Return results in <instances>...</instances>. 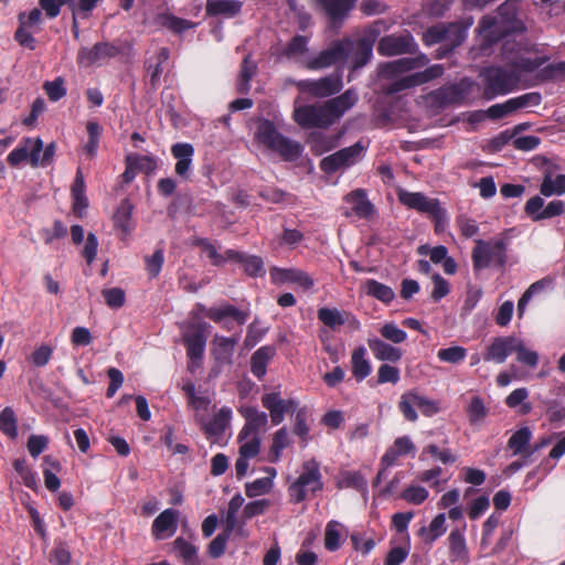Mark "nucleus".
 Masks as SVG:
<instances>
[{
	"instance_id": "e433bc0d",
	"label": "nucleus",
	"mask_w": 565,
	"mask_h": 565,
	"mask_svg": "<svg viewBox=\"0 0 565 565\" xmlns=\"http://www.w3.org/2000/svg\"><path fill=\"white\" fill-rule=\"evenodd\" d=\"M362 289L365 295L383 302L384 305H390L395 298V292L390 286L375 279H366L362 285Z\"/></svg>"
},
{
	"instance_id": "7ed1b4c3",
	"label": "nucleus",
	"mask_w": 565,
	"mask_h": 565,
	"mask_svg": "<svg viewBox=\"0 0 565 565\" xmlns=\"http://www.w3.org/2000/svg\"><path fill=\"white\" fill-rule=\"evenodd\" d=\"M507 242L504 238L500 239H476L475 247L471 252L472 267L475 271H480L490 267H504L508 260Z\"/></svg>"
},
{
	"instance_id": "6e6552de",
	"label": "nucleus",
	"mask_w": 565,
	"mask_h": 565,
	"mask_svg": "<svg viewBox=\"0 0 565 565\" xmlns=\"http://www.w3.org/2000/svg\"><path fill=\"white\" fill-rule=\"evenodd\" d=\"M365 149L366 147L362 141H358L350 147L340 149L337 152L324 157L320 161V169L327 174H332L341 168L351 167L358 161Z\"/></svg>"
},
{
	"instance_id": "a878e982",
	"label": "nucleus",
	"mask_w": 565,
	"mask_h": 565,
	"mask_svg": "<svg viewBox=\"0 0 565 565\" xmlns=\"http://www.w3.org/2000/svg\"><path fill=\"white\" fill-rule=\"evenodd\" d=\"M358 102V94L354 89H347L341 95L323 103L327 114L334 124L347 110Z\"/></svg>"
},
{
	"instance_id": "bf43d9fd",
	"label": "nucleus",
	"mask_w": 565,
	"mask_h": 565,
	"mask_svg": "<svg viewBox=\"0 0 565 565\" xmlns=\"http://www.w3.org/2000/svg\"><path fill=\"white\" fill-rule=\"evenodd\" d=\"M146 271L149 278H157L162 269L164 263V250L158 247L152 255L145 256Z\"/></svg>"
},
{
	"instance_id": "864d4df0",
	"label": "nucleus",
	"mask_w": 565,
	"mask_h": 565,
	"mask_svg": "<svg viewBox=\"0 0 565 565\" xmlns=\"http://www.w3.org/2000/svg\"><path fill=\"white\" fill-rule=\"evenodd\" d=\"M170 51L167 47H161L156 56V64H149L147 71L149 73V84L152 88H157L160 83V76L162 74V63L168 61Z\"/></svg>"
},
{
	"instance_id": "58836bf2",
	"label": "nucleus",
	"mask_w": 565,
	"mask_h": 565,
	"mask_svg": "<svg viewBox=\"0 0 565 565\" xmlns=\"http://www.w3.org/2000/svg\"><path fill=\"white\" fill-rule=\"evenodd\" d=\"M532 430L527 426L519 428L508 440V448L512 450L513 455H520L525 460V455L530 449V441L532 439Z\"/></svg>"
},
{
	"instance_id": "c9c22d12",
	"label": "nucleus",
	"mask_w": 565,
	"mask_h": 565,
	"mask_svg": "<svg viewBox=\"0 0 565 565\" xmlns=\"http://www.w3.org/2000/svg\"><path fill=\"white\" fill-rule=\"evenodd\" d=\"M178 512L173 509H167L161 512L152 523V534L157 539H162V534L169 532L173 534L177 530Z\"/></svg>"
},
{
	"instance_id": "c03bdc74",
	"label": "nucleus",
	"mask_w": 565,
	"mask_h": 565,
	"mask_svg": "<svg viewBox=\"0 0 565 565\" xmlns=\"http://www.w3.org/2000/svg\"><path fill=\"white\" fill-rule=\"evenodd\" d=\"M428 63V58L425 54L419 53L415 57H402L390 62L386 67L394 74L405 73L415 68L423 67Z\"/></svg>"
},
{
	"instance_id": "052dcab7",
	"label": "nucleus",
	"mask_w": 565,
	"mask_h": 565,
	"mask_svg": "<svg viewBox=\"0 0 565 565\" xmlns=\"http://www.w3.org/2000/svg\"><path fill=\"white\" fill-rule=\"evenodd\" d=\"M195 245L201 247L202 250L206 253L212 265L218 267L223 266L226 262H228L226 250L224 252V254H220L216 247L207 238H198Z\"/></svg>"
},
{
	"instance_id": "ea45409f",
	"label": "nucleus",
	"mask_w": 565,
	"mask_h": 565,
	"mask_svg": "<svg viewBox=\"0 0 565 565\" xmlns=\"http://www.w3.org/2000/svg\"><path fill=\"white\" fill-rule=\"evenodd\" d=\"M275 279L280 282L297 284L305 290L315 285L313 279L306 271L296 268L277 269Z\"/></svg>"
},
{
	"instance_id": "680f3d73",
	"label": "nucleus",
	"mask_w": 565,
	"mask_h": 565,
	"mask_svg": "<svg viewBox=\"0 0 565 565\" xmlns=\"http://www.w3.org/2000/svg\"><path fill=\"white\" fill-rule=\"evenodd\" d=\"M467 349L459 345H454L445 349H440L437 352V358L441 362L457 364L466 359Z\"/></svg>"
},
{
	"instance_id": "f8f14e48",
	"label": "nucleus",
	"mask_w": 565,
	"mask_h": 565,
	"mask_svg": "<svg viewBox=\"0 0 565 565\" xmlns=\"http://www.w3.org/2000/svg\"><path fill=\"white\" fill-rule=\"evenodd\" d=\"M262 405L268 411L274 426L280 425L287 414H294L298 407L294 398H281L280 392H270L262 395Z\"/></svg>"
},
{
	"instance_id": "5701e85b",
	"label": "nucleus",
	"mask_w": 565,
	"mask_h": 565,
	"mask_svg": "<svg viewBox=\"0 0 565 565\" xmlns=\"http://www.w3.org/2000/svg\"><path fill=\"white\" fill-rule=\"evenodd\" d=\"M398 200L407 209L427 215L436 212L437 205L440 204L438 199H430L422 192L402 191L398 193Z\"/></svg>"
},
{
	"instance_id": "a18cd8bd",
	"label": "nucleus",
	"mask_w": 565,
	"mask_h": 565,
	"mask_svg": "<svg viewBox=\"0 0 565 565\" xmlns=\"http://www.w3.org/2000/svg\"><path fill=\"white\" fill-rule=\"evenodd\" d=\"M446 515L444 513L437 514L430 522L429 526H423L418 531V535L424 539V542L431 545L438 537L446 532Z\"/></svg>"
},
{
	"instance_id": "79ce46f5",
	"label": "nucleus",
	"mask_w": 565,
	"mask_h": 565,
	"mask_svg": "<svg viewBox=\"0 0 565 565\" xmlns=\"http://www.w3.org/2000/svg\"><path fill=\"white\" fill-rule=\"evenodd\" d=\"M465 96L466 90L457 84L441 87L434 93L435 100L441 106L459 105Z\"/></svg>"
},
{
	"instance_id": "c85d7f7f",
	"label": "nucleus",
	"mask_w": 565,
	"mask_h": 565,
	"mask_svg": "<svg viewBox=\"0 0 565 565\" xmlns=\"http://www.w3.org/2000/svg\"><path fill=\"white\" fill-rule=\"evenodd\" d=\"M548 61L547 56L540 55H531L530 51L525 53H519L514 56V58L509 63L510 67L513 72L516 73L519 79L522 75L531 74L536 70L541 68L543 64Z\"/></svg>"
},
{
	"instance_id": "49530a36",
	"label": "nucleus",
	"mask_w": 565,
	"mask_h": 565,
	"mask_svg": "<svg viewBox=\"0 0 565 565\" xmlns=\"http://www.w3.org/2000/svg\"><path fill=\"white\" fill-rule=\"evenodd\" d=\"M289 445L290 438L287 428H279L273 436L271 446L268 452V460L273 463L279 461L282 450Z\"/></svg>"
},
{
	"instance_id": "2f4dec72",
	"label": "nucleus",
	"mask_w": 565,
	"mask_h": 565,
	"mask_svg": "<svg viewBox=\"0 0 565 565\" xmlns=\"http://www.w3.org/2000/svg\"><path fill=\"white\" fill-rule=\"evenodd\" d=\"M276 355L274 345H263L258 348L250 358V372L255 377L262 380L267 372L270 360Z\"/></svg>"
},
{
	"instance_id": "4be33fe9",
	"label": "nucleus",
	"mask_w": 565,
	"mask_h": 565,
	"mask_svg": "<svg viewBox=\"0 0 565 565\" xmlns=\"http://www.w3.org/2000/svg\"><path fill=\"white\" fill-rule=\"evenodd\" d=\"M134 210V204L126 198L120 201L113 215L114 227L120 231L121 239L127 238L136 228V221L132 217Z\"/></svg>"
},
{
	"instance_id": "5fc2aeb1",
	"label": "nucleus",
	"mask_w": 565,
	"mask_h": 565,
	"mask_svg": "<svg viewBox=\"0 0 565 565\" xmlns=\"http://www.w3.org/2000/svg\"><path fill=\"white\" fill-rule=\"evenodd\" d=\"M513 353L516 354V361L521 364H524L531 369H534L539 364V354L537 352L530 350L525 347L522 339L516 337L515 345Z\"/></svg>"
},
{
	"instance_id": "473e14b6",
	"label": "nucleus",
	"mask_w": 565,
	"mask_h": 565,
	"mask_svg": "<svg viewBox=\"0 0 565 565\" xmlns=\"http://www.w3.org/2000/svg\"><path fill=\"white\" fill-rule=\"evenodd\" d=\"M367 345L372 351L374 358L379 361H388L392 363H396L403 356V352L399 348L393 347L392 344H388L387 342L379 338L369 339Z\"/></svg>"
},
{
	"instance_id": "6e6d98bb",
	"label": "nucleus",
	"mask_w": 565,
	"mask_h": 565,
	"mask_svg": "<svg viewBox=\"0 0 565 565\" xmlns=\"http://www.w3.org/2000/svg\"><path fill=\"white\" fill-rule=\"evenodd\" d=\"M86 130L88 135V139L84 145V151L89 156L94 157L99 147L100 136H102V127L96 121H88L86 124Z\"/></svg>"
},
{
	"instance_id": "dca6fc26",
	"label": "nucleus",
	"mask_w": 565,
	"mask_h": 565,
	"mask_svg": "<svg viewBox=\"0 0 565 565\" xmlns=\"http://www.w3.org/2000/svg\"><path fill=\"white\" fill-rule=\"evenodd\" d=\"M417 50V44L411 34L406 35H386L377 44V53L382 56H394L402 54H413Z\"/></svg>"
},
{
	"instance_id": "3c124183",
	"label": "nucleus",
	"mask_w": 565,
	"mask_h": 565,
	"mask_svg": "<svg viewBox=\"0 0 565 565\" xmlns=\"http://www.w3.org/2000/svg\"><path fill=\"white\" fill-rule=\"evenodd\" d=\"M0 431L12 439L18 436V418L10 406L4 407L0 413Z\"/></svg>"
},
{
	"instance_id": "cd10ccee",
	"label": "nucleus",
	"mask_w": 565,
	"mask_h": 565,
	"mask_svg": "<svg viewBox=\"0 0 565 565\" xmlns=\"http://www.w3.org/2000/svg\"><path fill=\"white\" fill-rule=\"evenodd\" d=\"M171 154L177 159L175 173L188 180L191 174L192 158L194 156V148L188 142H178L171 147Z\"/></svg>"
},
{
	"instance_id": "4468645a",
	"label": "nucleus",
	"mask_w": 565,
	"mask_h": 565,
	"mask_svg": "<svg viewBox=\"0 0 565 565\" xmlns=\"http://www.w3.org/2000/svg\"><path fill=\"white\" fill-rule=\"evenodd\" d=\"M342 75L338 72L319 79H306L299 84L301 90L315 97H328L334 95L342 89Z\"/></svg>"
},
{
	"instance_id": "aec40b11",
	"label": "nucleus",
	"mask_w": 565,
	"mask_h": 565,
	"mask_svg": "<svg viewBox=\"0 0 565 565\" xmlns=\"http://www.w3.org/2000/svg\"><path fill=\"white\" fill-rule=\"evenodd\" d=\"M515 341V335L493 338L486 349L483 360L487 362H494L497 364L504 363L507 358L513 353Z\"/></svg>"
},
{
	"instance_id": "0e129e2a",
	"label": "nucleus",
	"mask_w": 565,
	"mask_h": 565,
	"mask_svg": "<svg viewBox=\"0 0 565 565\" xmlns=\"http://www.w3.org/2000/svg\"><path fill=\"white\" fill-rule=\"evenodd\" d=\"M273 481L270 478L263 477L245 484V493L248 498H255L270 491Z\"/></svg>"
},
{
	"instance_id": "9d476101",
	"label": "nucleus",
	"mask_w": 565,
	"mask_h": 565,
	"mask_svg": "<svg viewBox=\"0 0 565 565\" xmlns=\"http://www.w3.org/2000/svg\"><path fill=\"white\" fill-rule=\"evenodd\" d=\"M353 49V41L349 38L333 42L328 49L321 51L308 62L310 70L331 66L337 62L345 61Z\"/></svg>"
},
{
	"instance_id": "412c9836",
	"label": "nucleus",
	"mask_w": 565,
	"mask_h": 565,
	"mask_svg": "<svg viewBox=\"0 0 565 565\" xmlns=\"http://www.w3.org/2000/svg\"><path fill=\"white\" fill-rule=\"evenodd\" d=\"M447 543L449 562L452 565H468L470 557L463 530H451L447 537Z\"/></svg>"
},
{
	"instance_id": "f257e3e1",
	"label": "nucleus",
	"mask_w": 565,
	"mask_h": 565,
	"mask_svg": "<svg viewBox=\"0 0 565 565\" xmlns=\"http://www.w3.org/2000/svg\"><path fill=\"white\" fill-rule=\"evenodd\" d=\"M257 141L265 148L281 157L282 160L292 162L300 158L302 146L280 134L275 124L269 119H262L255 132Z\"/></svg>"
},
{
	"instance_id": "7c9ffc66",
	"label": "nucleus",
	"mask_w": 565,
	"mask_h": 565,
	"mask_svg": "<svg viewBox=\"0 0 565 565\" xmlns=\"http://www.w3.org/2000/svg\"><path fill=\"white\" fill-rule=\"evenodd\" d=\"M228 262L242 264L244 271L250 277H260L265 275L264 263L259 256L247 255L234 249H226Z\"/></svg>"
},
{
	"instance_id": "4c0bfd02",
	"label": "nucleus",
	"mask_w": 565,
	"mask_h": 565,
	"mask_svg": "<svg viewBox=\"0 0 565 565\" xmlns=\"http://www.w3.org/2000/svg\"><path fill=\"white\" fill-rule=\"evenodd\" d=\"M154 21L159 26L164 28L174 34H182L196 25V23L190 20L178 18L171 13H159Z\"/></svg>"
},
{
	"instance_id": "a211bd4d",
	"label": "nucleus",
	"mask_w": 565,
	"mask_h": 565,
	"mask_svg": "<svg viewBox=\"0 0 565 565\" xmlns=\"http://www.w3.org/2000/svg\"><path fill=\"white\" fill-rule=\"evenodd\" d=\"M195 309L198 312L203 313L206 318L215 323H222L225 318H230L237 322L239 326H243L249 317L248 311L239 310L230 303L211 308H206L202 303H196Z\"/></svg>"
},
{
	"instance_id": "09e8293b",
	"label": "nucleus",
	"mask_w": 565,
	"mask_h": 565,
	"mask_svg": "<svg viewBox=\"0 0 565 565\" xmlns=\"http://www.w3.org/2000/svg\"><path fill=\"white\" fill-rule=\"evenodd\" d=\"M488 413L489 411L486 407L483 399L478 395L472 396L466 407V414L470 425H478L483 423L488 416Z\"/></svg>"
},
{
	"instance_id": "e2e57ef3",
	"label": "nucleus",
	"mask_w": 565,
	"mask_h": 565,
	"mask_svg": "<svg viewBox=\"0 0 565 565\" xmlns=\"http://www.w3.org/2000/svg\"><path fill=\"white\" fill-rule=\"evenodd\" d=\"M309 425L307 424V411L306 408L296 409L295 424L292 433L298 436L305 445L309 438Z\"/></svg>"
},
{
	"instance_id": "338daca9",
	"label": "nucleus",
	"mask_w": 565,
	"mask_h": 565,
	"mask_svg": "<svg viewBox=\"0 0 565 565\" xmlns=\"http://www.w3.org/2000/svg\"><path fill=\"white\" fill-rule=\"evenodd\" d=\"M267 328L262 327L258 319H255L248 327L244 340L246 348L255 347L267 333Z\"/></svg>"
},
{
	"instance_id": "6ab92c4d",
	"label": "nucleus",
	"mask_w": 565,
	"mask_h": 565,
	"mask_svg": "<svg viewBox=\"0 0 565 565\" xmlns=\"http://www.w3.org/2000/svg\"><path fill=\"white\" fill-rule=\"evenodd\" d=\"M206 322H196L190 327V331L183 335V344L188 358L203 359L206 347Z\"/></svg>"
},
{
	"instance_id": "ddd939ff",
	"label": "nucleus",
	"mask_w": 565,
	"mask_h": 565,
	"mask_svg": "<svg viewBox=\"0 0 565 565\" xmlns=\"http://www.w3.org/2000/svg\"><path fill=\"white\" fill-rule=\"evenodd\" d=\"M294 119L301 128H328L332 125L323 104L295 108Z\"/></svg>"
},
{
	"instance_id": "774afa93",
	"label": "nucleus",
	"mask_w": 565,
	"mask_h": 565,
	"mask_svg": "<svg viewBox=\"0 0 565 565\" xmlns=\"http://www.w3.org/2000/svg\"><path fill=\"white\" fill-rule=\"evenodd\" d=\"M381 335L395 344L402 343L407 339V333L399 329L394 322H387L380 329Z\"/></svg>"
},
{
	"instance_id": "bb28decb",
	"label": "nucleus",
	"mask_w": 565,
	"mask_h": 565,
	"mask_svg": "<svg viewBox=\"0 0 565 565\" xmlns=\"http://www.w3.org/2000/svg\"><path fill=\"white\" fill-rule=\"evenodd\" d=\"M416 447L408 436L397 437L393 445L387 448L385 454L382 456L380 465L383 468H388L397 462V459L402 456L415 455Z\"/></svg>"
},
{
	"instance_id": "393cba45",
	"label": "nucleus",
	"mask_w": 565,
	"mask_h": 565,
	"mask_svg": "<svg viewBox=\"0 0 565 565\" xmlns=\"http://www.w3.org/2000/svg\"><path fill=\"white\" fill-rule=\"evenodd\" d=\"M358 102V94L354 89H347L341 95L323 103L327 114L334 124L347 110Z\"/></svg>"
},
{
	"instance_id": "37998d69",
	"label": "nucleus",
	"mask_w": 565,
	"mask_h": 565,
	"mask_svg": "<svg viewBox=\"0 0 565 565\" xmlns=\"http://www.w3.org/2000/svg\"><path fill=\"white\" fill-rule=\"evenodd\" d=\"M232 412L228 407H222L212 418L207 422L203 429L207 436H221L231 419Z\"/></svg>"
},
{
	"instance_id": "f704fd0d",
	"label": "nucleus",
	"mask_w": 565,
	"mask_h": 565,
	"mask_svg": "<svg viewBox=\"0 0 565 565\" xmlns=\"http://www.w3.org/2000/svg\"><path fill=\"white\" fill-rule=\"evenodd\" d=\"M330 24L333 28L340 26L349 12L353 9L354 2H319Z\"/></svg>"
},
{
	"instance_id": "0eeeda50",
	"label": "nucleus",
	"mask_w": 565,
	"mask_h": 565,
	"mask_svg": "<svg viewBox=\"0 0 565 565\" xmlns=\"http://www.w3.org/2000/svg\"><path fill=\"white\" fill-rule=\"evenodd\" d=\"M415 407L425 416H433L439 412L437 402L418 394L416 391L404 393L398 402V409L405 419L409 422L417 420L418 416Z\"/></svg>"
},
{
	"instance_id": "1a4fd4ad",
	"label": "nucleus",
	"mask_w": 565,
	"mask_h": 565,
	"mask_svg": "<svg viewBox=\"0 0 565 565\" xmlns=\"http://www.w3.org/2000/svg\"><path fill=\"white\" fill-rule=\"evenodd\" d=\"M19 28L14 32V40L23 47L29 50H35L36 40L32 35V32H36L40 30V24L42 22V11L41 9L34 8L26 14L25 12H20L18 15Z\"/></svg>"
},
{
	"instance_id": "39448f33",
	"label": "nucleus",
	"mask_w": 565,
	"mask_h": 565,
	"mask_svg": "<svg viewBox=\"0 0 565 565\" xmlns=\"http://www.w3.org/2000/svg\"><path fill=\"white\" fill-rule=\"evenodd\" d=\"M315 494L322 491L323 482L319 462L312 458L302 463V471L289 487V495L292 502L300 503L307 498V490Z\"/></svg>"
},
{
	"instance_id": "c756f323",
	"label": "nucleus",
	"mask_w": 565,
	"mask_h": 565,
	"mask_svg": "<svg viewBox=\"0 0 565 565\" xmlns=\"http://www.w3.org/2000/svg\"><path fill=\"white\" fill-rule=\"evenodd\" d=\"M120 53V49L114 43L98 42L92 49H82L78 53L81 63L94 64L104 58L115 57Z\"/></svg>"
},
{
	"instance_id": "8fccbe9b",
	"label": "nucleus",
	"mask_w": 565,
	"mask_h": 565,
	"mask_svg": "<svg viewBox=\"0 0 565 565\" xmlns=\"http://www.w3.org/2000/svg\"><path fill=\"white\" fill-rule=\"evenodd\" d=\"M242 9V2H206V13L211 17H235Z\"/></svg>"
},
{
	"instance_id": "b1692460",
	"label": "nucleus",
	"mask_w": 565,
	"mask_h": 565,
	"mask_svg": "<svg viewBox=\"0 0 565 565\" xmlns=\"http://www.w3.org/2000/svg\"><path fill=\"white\" fill-rule=\"evenodd\" d=\"M239 334L224 337L216 334L212 341L211 355L218 364H231Z\"/></svg>"
},
{
	"instance_id": "2eb2a0df",
	"label": "nucleus",
	"mask_w": 565,
	"mask_h": 565,
	"mask_svg": "<svg viewBox=\"0 0 565 565\" xmlns=\"http://www.w3.org/2000/svg\"><path fill=\"white\" fill-rule=\"evenodd\" d=\"M465 31L456 23L437 24L428 28L423 34V42L427 46L450 40L452 46L459 45L465 39Z\"/></svg>"
},
{
	"instance_id": "13d9d810",
	"label": "nucleus",
	"mask_w": 565,
	"mask_h": 565,
	"mask_svg": "<svg viewBox=\"0 0 565 565\" xmlns=\"http://www.w3.org/2000/svg\"><path fill=\"white\" fill-rule=\"evenodd\" d=\"M126 162H129V166L134 167L136 171H141L146 174L152 173L157 168L154 158L150 156L131 153L126 157Z\"/></svg>"
},
{
	"instance_id": "de8ad7c7",
	"label": "nucleus",
	"mask_w": 565,
	"mask_h": 565,
	"mask_svg": "<svg viewBox=\"0 0 565 565\" xmlns=\"http://www.w3.org/2000/svg\"><path fill=\"white\" fill-rule=\"evenodd\" d=\"M173 550L178 553V556L182 558L184 565L199 564L196 547L183 537H177L174 540Z\"/></svg>"
},
{
	"instance_id": "72a5a7b5",
	"label": "nucleus",
	"mask_w": 565,
	"mask_h": 565,
	"mask_svg": "<svg viewBox=\"0 0 565 565\" xmlns=\"http://www.w3.org/2000/svg\"><path fill=\"white\" fill-rule=\"evenodd\" d=\"M366 354V349L362 345L355 348L351 353L352 376L359 383L364 381L372 372V365Z\"/></svg>"
},
{
	"instance_id": "20e7f679",
	"label": "nucleus",
	"mask_w": 565,
	"mask_h": 565,
	"mask_svg": "<svg viewBox=\"0 0 565 565\" xmlns=\"http://www.w3.org/2000/svg\"><path fill=\"white\" fill-rule=\"evenodd\" d=\"M484 83V95L493 98L498 95H505L514 90L519 85V77L508 66H489L481 72Z\"/></svg>"
},
{
	"instance_id": "69168bd1",
	"label": "nucleus",
	"mask_w": 565,
	"mask_h": 565,
	"mask_svg": "<svg viewBox=\"0 0 565 565\" xmlns=\"http://www.w3.org/2000/svg\"><path fill=\"white\" fill-rule=\"evenodd\" d=\"M339 523L330 521L326 526L324 532V547L330 552H335L340 548L341 534L338 530Z\"/></svg>"
},
{
	"instance_id": "f03ea898",
	"label": "nucleus",
	"mask_w": 565,
	"mask_h": 565,
	"mask_svg": "<svg viewBox=\"0 0 565 565\" xmlns=\"http://www.w3.org/2000/svg\"><path fill=\"white\" fill-rule=\"evenodd\" d=\"M514 3L515 2H501L498 7L497 15L482 18L480 29L494 40L524 32L525 25L523 21L516 17Z\"/></svg>"
},
{
	"instance_id": "603ef678",
	"label": "nucleus",
	"mask_w": 565,
	"mask_h": 565,
	"mask_svg": "<svg viewBox=\"0 0 565 565\" xmlns=\"http://www.w3.org/2000/svg\"><path fill=\"white\" fill-rule=\"evenodd\" d=\"M317 317L324 326L332 330L345 323L343 313L337 308L322 307L318 309Z\"/></svg>"
},
{
	"instance_id": "f3484780",
	"label": "nucleus",
	"mask_w": 565,
	"mask_h": 565,
	"mask_svg": "<svg viewBox=\"0 0 565 565\" xmlns=\"http://www.w3.org/2000/svg\"><path fill=\"white\" fill-rule=\"evenodd\" d=\"M238 413L245 419V425L238 434V441L247 439L249 436H258L260 429L268 424V415L255 406H241Z\"/></svg>"
},
{
	"instance_id": "423d86ee",
	"label": "nucleus",
	"mask_w": 565,
	"mask_h": 565,
	"mask_svg": "<svg viewBox=\"0 0 565 565\" xmlns=\"http://www.w3.org/2000/svg\"><path fill=\"white\" fill-rule=\"evenodd\" d=\"M382 24V21L373 22L364 29L356 43L353 42V49L350 52L353 54L351 65L353 71L365 66L371 61L373 56V46L381 34Z\"/></svg>"
},
{
	"instance_id": "a19ab883",
	"label": "nucleus",
	"mask_w": 565,
	"mask_h": 565,
	"mask_svg": "<svg viewBox=\"0 0 565 565\" xmlns=\"http://www.w3.org/2000/svg\"><path fill=\"white\" fill-rule=\"evenodd\" d=\"M345 201L351 204L352 211L359 217L366 218L373 213V205L367 200L366 193L362 189L352 191L345 196Z\"/></svg>"
},
{
	"instance_id": "4d7b16f0",
	"label": "nucleus",
	"mask_w": 565,
	"mask_h": 565,
	"mask_svg": "<svg viewBox=\"0 0 565 565\" xmlns=\"http://www.w3.org/2000/svg\"><path fill=\"white\" fill-rule=\"evenodd\" d=\"M552 282V279L545 277L541 280H537L533 282L521 296L518 302V313L521 317L524 313L525 307L529 303V301L532 299V297L542 290H544Z\"/></svg>"
},
{
	"instance_id": "9b49d317",
	"label": "nucleus",
	"mask_w": 565,
	"mask_h": 565,
	"mask_svg": "<svg viewBox=\"0 0 565 565\" xmlns=\"http://www.w3.org/2000/svg\"><path fill=\"white\" fill-rule=\"evenodd\" d=\"M535 164L543 169V181L540 185V193L543 196L550 198L553 195H562L565 193V174H558L555 179L552 178L554 170L558 169V166L553 163L548 158L544 156H537Z\"/></svg>"
}]
</instances>
